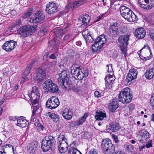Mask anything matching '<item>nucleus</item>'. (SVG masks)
<instances>
[{
	"label": "nucleus",
	"instance_id": "33",
	"mask_svg": "<svg viewBox=\"0 0 154 154\" xmlns=\"http://www.w3.org/2000/svg\"><path fill=\"white\" fill-rule=\"evenodd\" d=\"M59 75L62 79H66V78H69V75L67 74V72L66 70H63L60 73H59Z\"/></svg>",
	"mask_w": 154,
	"mask_h": 154
},
{
	"label": "nucleus",
	"instance_id": "16",
	"mask_svg": "<svg viewBox=\"0 0 154 154\" xmlns=\"http://www.w3.org/2000/svg\"><path fill=\"white\" fill-rule=\"evenodd\" d=\"M141 7L144 9H150L154 7V0H145Z\"/></svg>",
	"mask_w": 154,
	"mask_h": 154
},
{
	"label": "nucleus",
	"instance_id": "41",
	"mask_svg": "<svg viewBox=\"0 0 154 154\" xmlns=\"http://www.w3.org/2000/svg\"><path fill=\"white\" fill-rule=\"evenodd\" d=\"M56 32L55 33L56 35L58 36L59 35L61 36H62L63 33V29L57 28Z\"/></svg>",
	"mask_w": 154,
	"mask_h": 154
},
{
	"label": "nucleus",
	"instance_id": "28",
	"mask_svg": "<svg viewBox=\"0 0 154 154\" xmlns=\"http://www.w3.org/2000/svg\"><path fill=\"white\" fill-rule=\"evenodd\" d=\"M142 50L144 51H147V53L148 54H150L149 57H150V58L152 57V52H151V50H150V47L148 45H145L144 46V47L142 49H141L140 51L138 52V54L139 55L141 59H143L142 57H141V54H140V51H142Z\"/></svg>",
	"mask_w": 154,
	"mask_h": 154
},
{
	"label": "nucleus",
	"instance_id": "3",
	"mask_svg": "<svg viewBox=\"0 0 154 154\" xmlns=\"http://www.w3.org/2000/svg\"><path fill=\"white\" fill-rule=\"evenodd\" d=\"M36 28L37 27L35 26H24L18 30L17 32L21 36L26 37L34 33Z\"/></svg>",
	"mask_w": 154,
	"mask_h": 154
},
{
	"label": "nucleus",
	"instance_id": "59",
	"mask_svg": "<svg viewBox=\"0 0 154 154\" xmlns=\"http://www.w3.org/2000/svg\"><path fill=\"white\" fill-rule=\"evenodd\" d=\"M32 67V66L31 65L29 64L26 67V70H27L29 71L30 72Z\"/></svg>",
	"mask_w": 154,
	"mask_h": 154
},
{
	"label": "nucleus",
	"instance_id": "58",
	"mask_svg": "<svg viewBox=\"0 0 154 154\" xmlns=\"http://www.w3.org/2000/svg\"><path fill=\"white\" fill-rule=\"evenodd\" d=\"M30 72L25 70L23 72V76H27L29 74Z\"/></svg>",
	"mask_w": 154,
	"mask_h": 154
},
{
	"label": "nucleus",
	"instance_id": "2",
	"mask_svg": "<svg viewBox=\"0 0 154 154\" xmlns=\"http://www.w3.org/2000/svg\"><path fill=\"white\" fill-rule=\"evenodd\" d=\"M130 88H126L123 89L120 93L118 98L119 101L127 104L131 101L133 96L130 91Z\"/></svg>",
	"mask_w": 154,
	"mask_h": 154
},
{
	"label": "nucleus",
	"instance_id": "18",
	"mask_svg": "<svg viewBox=\"0 0 154 154\" xmlns=\"http://www.w3.org/2000/svg\"><path fill=\"white\" fill-rule=\"evenodd\" d=\"M118 101L116 99H113L112 101H110L109 105V110L112 112H114L115 110L118 107Z\"/></svg>",
	"mask_w": 154,
	"mask_h": 154
},
{
	"label": "nucleus",
	"instance_id": "62",
	"mask_svg": "<svg viewBox=\"0 0 154 154\" xmlns=\"http://www.w3.org/2000/svg\"><path fill=\"white\" fill-rule=\"evenodd\" d=\"M22 78L24 80H23V81L24 82L25 81H27L29 80V78L27 76H23Z\"/></svg>",
	"mask_w": 154,
	"mask_h": 154
},
{
	"label": "nucleus",
	"instance_id": "35",
	"mask_svg": "<svg viewBox=\"0 0 154 154\" xmlns=\"http://www.w3.org/2000/svg\"><path fill=\"white\" fill-rule=\"evenodd\" d=\"M105 82H111L112 83H113V82L114 80V78L113 77L112 75L109 74L105 77Z\"/></svg>",
	"mask_w": 154,
	"mask_h": 154
},
{
	"label": "nucleus",
	"instance_id": "64",
	"mask_svg": "<svg viewBox=\"0 0 154 154\" xmlns=\"http://www.w3.org/2000/svg\"><path fill=\"white\" fill-rule=\"evenodd\" d=\"M151 120L154 122V114H152L151 116Z\"/></svg>",
	"mask_w": 154,
	"mask_h": 154
},
{
	"label": "nucleus",
	"instance_id": "30",
	"mask_svg": "<svg viewBox=\"0 0 154 154\" xmlns=\"http://www.w3.org/2000/svg\"><path fill=\"white\" fill-rule=\"evenodd\" d=\"M106 117V114L105 113H103L101 111L96 112V115L95 116V118L96 119L99 120H102L103 118Z\"/></svg>",
	"mask_w": 154,
	"mask_h": 154
},
{
	"label": "nucleus",
	"instance_id": "22",
	"mask_svg": "<svg viewBox=\"0 0 154 154\" xmlns=\"http://www.w3.org/2000/svg\"><path fill=\"white\" fill-rule=\"evenodd\" d=\"M59 143L58 148L59 152L61 153H64L67 150L68 145L67 143Z\"/></svg>",
	"mask_w": 154,
	"mask_h": 154
},
{
	"label": "nucleus",
	"instance_id": "29",
	"mask_svg": "<svg viewBox=\"0 0 154 154\" xmlns=\"http://www.w3.org/2000/svg\"><path fill=\"white\" fill-rule=\"evenodd\" d=\"M154 75V68L149 69L146 71L145 73L146 77L148 79H152Z\"/></svg>",
	"mask_w": 154,
	"mask_h": 154
},
{
	"label": "nucleus",
	"instance_id": "54",
	"mask_svg": "<svg viewBox=\"0 0 154 154\" xmlns=\"http://www.w3.org/2000/svg\"><path fill=\"white\" fill-rule=\"evenodd\" d=\"M94 96L96 97H99L101 96V94L99 91H96L94 92Z\"/></svg>",
	"mask_w": 154,
	"mask_h": 154
},
{
	"label": "nucleus",
	"instance_id": "42",
	"mask_svg": "<svg viewBox=\"0 0 154 154\" xmlns=\"http://www.w3.org/2000/svg\"><path fill=\"white\" fill-rule=\"evenodd\" d=\"M74 37L71 35H67L64 37V40H67V41H70L74 39Z\"/></svg>",
	"mask_w": 154,
	"mask_h": 154
},
{
	"label": "nucleus",
	"instance_id": "17",
	"mask_svg": "<svg viewBox=\"0 0 154 154\" xmlns=\"http://www.w3.org/2000/svg\"><path fill=\"white\" fill-rule=\"evenodd\" d=\"M146 33V31L143 28L137 29L134 32V34L136 37L140 39L143 38L145 37Z\"/></svg>",
	"mask_w": 154,
	"mask_h": 154
},
{
	"label": "nucleus",
	"instance_id": "6",
	"mask_svg": "<svg viewBox=\"0 0 154 154\" xmlns=\"http://www.w3.org/2000/svg\"><path fill=\"white\" fill-rule=\"evenodd\" d=\"M106 37L104 35H102L96 39L94 43L92 46V51L93 52H97L98 50L103 47V45L106 42Z\"/></svg>",
	"mask_w": 154,
	"mask_h": 154
},
{
	"label": "nucleus",
	"instance_id": "46",
	"mask_svg": "<svg viewBox=\"0 0 154 154\" xmlns=\"http://www.w3.org/2000/svg\"><path fill=\"white\" fill-rule=\"evenodd\" d=\"M48 115L53 120L58 116L54 113H52L50 112H48Z\"/></svg>",
	"mask_w": 154,
	"mask_h": 154
},
{
	"label": "nucleus",
	"instance_id": "43",
	"mask_svg": "<svg viewBox=\"0 0 154 154\" xmlns=\"http://www.w3.org/2000/svg\"><path fill=\"white\" fill-rule=\"evenodd\" d=\"M31 92L35 93V94H37V96H39L38 89L35 86L32 87Z\"/></svg>",
	"mask_w": 154,
	"mask_h": 154
},
{
	"label": "nucleus",
	"instance_id": "57",
	"mask_svg": "<svg viewBox=\"0 0 154 154\" xmlns=\"http://www.w3.org/2000/svg\"><path fill=\"white\" fill-rule=\"evenodd\" d=\"M151 142L152 141L150 140L146 143V146L147 148H149L152 146V145Z\"/></svg>",
	"mask_w": 154,
	"mask_h": 154
},
{
	"label": "nucleus",
	"instance_id": "49",
	"mask_svg": "<svg viewBox=\"0 0 154 154\" xmlns=\"http://www.w3.org/2000/svg\"><path fill=\"white\" fill-rule=\"evenodd\" d=\"M107 66L108 67L107 72L108 73L110 72L112 73L113 71L112 67V65L111 64H109L107 65Z\"/></svg>",
	"mask_w": 154,
	"mask_h": 154
},
{
	"label": "nucleus",
	"instance_id": "47",
	"mask_svg": "<svg viewBox=\"0 0 154 154\" xmlns=\"http://www.w3.org/2000/svg\"><path fill=\"white\" fill-rule=\"evenodd\" d=\"M149 36L151 39L154 41V30H150Z\"/></svg>",
	"mask_w": 154,
	"mask_h": 154
},
{
	"label": "nucleus",
	"instance_id": "20",
	"mask_svg": "<svg viewBox=\"0 0 154 154\" xmlns=\"http://www.w3.org/2000/svg\"><path fill=\"white\" fill-rule=\"evenodd\" d=\"M124 18L130 22L135 21L137 19V16L132 11L128 13Z\"/></svg>",
	"mask_w": 154,
	"mask_h": 154
},
{
	"label": "nucleus",
	"instance_id": "10",
	"mask_svg": "<svg viewBox=\"0 0 154 154\" xmlns=\"http://www.w3.org/2000/svg\"><path fill=\"white\" fill-rule=\"evenodd\" d=\"M45 18L44 14L40 11H37L32 17L30 19V22L32 23H38L43 21Z\"/></svg>",
	"mask_w": 154,
	"mask_h": 154
},
{
	"label": "nucleus",
	"instance_id": "26",
	"mask_svg": "<svg viewBox=\"0 0 154 154\" xmlns=\"http://www.w3.org/2000/svg\"><path fill=\"white\" fill-rule=\"evenodd\" d=\"M71 114V113L69 110L68 109L66 108L63 110L62 115L65 119L69 120L72 118Z\"/></svg>",
	"mask_w": 154,
	"mask_h": 154
},
{
	"label": "nucleus",
	"instance_id": "39",
	"mask_svg": "<svg viewBox=\"0 0 154 154\" xmlns=\"http://www.w3.org/2000/svg\"><path fill=\"white\" fill-rule=\"evenodd\" d=\"M127 45H121L120 46V48L122 52L124 54V56L126 57L127 53H126V46Z\"/></svg>",
	"mask_w": 154,
	"mask_h": 154
},
{
	"label": "nucleus",
	"instance_id": "7",
	"mask_svg": "<svg viewBox=\"0 0 154 154\" xmlns=\"http://www.w3.org/2000/svg\"><path fill=\"white\" fill-rule=\"evenodd\" d=\"M42 86L44 89L47 90L50 92L57 93L58 92V87L50 79L45 81L43 84Z\"/></svg>",
	"mask_w": 154,
	"mask_h": 154
},
{
	"label": "nucleus",
	"instance_id": "34",
	"mask_svg": "<svg viewBox=\"0 0 154 154\" xmlns=\"http://www.w3.org/2000/svg\"><path fill=\"white\" fill-rule=\"evenodd\" d=\"M58 140H59V143H67V139L65 137L64 135L60 134L58 137Z\"/></svg>",
	"mask_w": 154,
	"mask_h": 154
},
{
	"label": "nucleus",
	"instance_id": "60",
	"mask_svg": "<svg viewBox=\"0 0 154 154\" xmlns=\"http://www.w3.org/2000/svg\"><path fill=\"white\" fill-rule=\"evenodd\" d=\"M82 124V122L80 121V120L78 122H75L74 124L75 126H79Z\"/></svg>",
	"mask_w": 154,
	"mask_h": 154
},
{
	"label": "nucleus",
	"instance_id": "61",
	"mask_svg": "<svg viewBox=\"0 0 154 154\" xmlns=\"http://www.w3.org/2000/svg\"><path fill=\"white\" fill-rule=\"evenodd\" d=\"M49 57L51 59H55L56 58V57L54 54H53L49 56Z\"/></svg>",
	"mask_w": 154,
	"mask_h": 154
},
{
	"label": "nucleus",
	"instance_id": "32",
	"mask_svg": "<svg viewBox=\"0 0 154 154\" xmlns=\"http://www.w3.org/2000/svg\"><path fill=\"white\" fill-rule=\"evenodd\" d=\"M90 17L88 15H85L82 18V24L85 26H87L90 21Z\"/></svg>",
	"mask_w": 154,
	"mask_h": 154
},
{
	"label": "nucleus",
	"instance_id": "8",
	"mask_svg": "<svg viewBox=\"0 0 154 154\" xmlns=\"http://www.w3.org/2000/svg\"><path fill=\"white\" fill-rule=\"evenodd\" d=\"M60 103L59 99L55 97H52L46 103V106L51 109H53L57 107Z\"/></svg>",
	"mask_w": 154,
	"mask_h": 154
},
{
	"label": "nucleus",
	"instance_id": "48",
	"mask_svg": "<svg viewBox=\"0 0 154 154\" xmlns=\"http://www.w3.org/2000/svg\"><path fill=\"white\" fill-rule=\"evenodd\" d=\"M39 96H37V97H36V98H35L32 103V104L33 106L35 105H36L37 104H38V103L39 100Z\"/></svg>",
	"mask_w": 154,
	"mask_h": 154
},
{
	"label": "nucleus",
	"instance_id": "27",
	"mask_svg": "<svg viewBox=\"0 0 154 154\" xmlns=\"http://www.w3.org/2000/svg\"><path fill=\"white\" fill-rule=\"evenodd\" d=\"M87 32L88 31H86L83 32L82 33V35L86 41L87 43L92 42L93 41L94 39L89 33H87V35H86L85 33Z\"/></svg>",
	"mask_w": 154,
	"mask_h": 154
},
{
	"label": "nucleus",
	"instance_id": "31",
	"mask_svg": "<svg viewBox=\"0 0 154 154\" xmlns=\"http://www.w3.org/2000/svg\"><path fill=\"white\" fill-rule=\"evenodd\" d=\"M84 3V1H83L80 0L75 2L72 4L70 5L69 6L71 8H72V9L77 8L83 4Z\"/></svg>",
	"mask_w": 154,
	"mask_h": 154
},
{
	"label": "nucleus",
	"instance_id": "24",
	"mask_svg": "<svg viewBox=\"0 0 154 154\" xmlns=\"http://www.w3.org/2000/svg\"><path fill=\"white\" fill-rule=\"evenodd\" d=\"M27 122L28 121L26 119H24L22 117L17 119V123L15 122V124L18 126L23 128L26 127Z\"/></svg>",
	"mask_w": 154,
	"mask_h": 154
},
{
	"label": "nucleus",
	"instance_id": "11",
	"mask_svg": "<svg viewBox=\"0 0 154 154\" xmlns=\"http://www.w3.org/2000/svg\"><path fill=\"white\" fill-rule=\"evenodd\" d=\"M109 31L110 34L113 36L116 37L119 35L120 32L118 23L116 22L112 23L109 27Z\"/></svg>",
	"mask_w": 154,
	"mask_h": 154
},
{
	"label": "nucleus",
	"instance_id": "38",
	"mask_svg": "<svg viewBox=\"0 0 154 154\" xmlns=\"http://www.w3.org/2000/svg\"><path fill=\"white\" fill-rule=\"evenodd\" d=\"M141 133L142 134V138H143V140L144 139L146 140L149 138V133L147 131L143 130L141 131Z\"/></svg>",
	"mask_w": 154,
	"mask_h": 154
},
{
	"label": "nucleus",
	"instance_id": "56",
	"mask_svg": "<svg viewBox=\"0 0 154 154\" xmlns=\"http://www.w3.org/2000/svg\"><path fill=\"white\" fill-rule=\"evenodd\" d=\"M60 120V118L58 116L57 117L53 119V121L56 123H57L59 122Z\"/></svg>",
	"mask_w": 154,
	"mask_h": 154
},
{
	"label": "nucleus",
	"instance_id": "13",
	"mask_svg": "<svg viewBox=\"0 0 154 154\" xmlns=\"http://www.w3.org/2000/svg\"><path fill=\"white\" fill-rule=\"evenodd\" d=\"M17 45L16 42L11 40L6 42L2 45V48L6 51H11Z\"/></svg>",
	"mask_w": 154,
	"mask_h": 154
},
{
	"label": "nucleus",
	"instance_id": "55",
	"mask_svg": "<svg viewBox=\"0 0 154 154\" xmlns=\"http://www.w3.org/2000/svg\"><path fill=\"white\" fill-rule=\"evenodd\" d=\"M11 147H12V149L13 150V151L14 152V148L12 146V145L11 144H6L5 145L3 146V148H6L7 147H9L10 148Z\"/></svg>",
	"mask_w": 154,
	"mask_h": 154
},
{
	"label": "nucleus",
	"instance_id": "14",
	"mask_svg": "<svg viewBox=\"0 0 154 154\" xmlns=\"http://www.w3.org/2000/svg\"><path fill=\"white\" fill-rule=\"evenodd\" d=\"M57 7L54 3L49 2L46 7V11L48 14H52L57 11Z\"/></svg>",
	"mask_w": 154,
	"mask_h": 154
},
{
	"label": "nucleus",
	"instance_id": "45",
	"mask_svg": "<svg viewBox=\"0 0 154 154\" xmlns=\"http://www.w3.org/2000/svg\"><path fill=\"white\" fill-rule=\"evenodd\" d=\"M88 116V113H85L81 119L79 120L80 121H81V122H82V123L85 121L86 117H87Z\"/></svg>",
	"mask_w": 154,
	"mask_h": 154
},
{
	"label": "nucleus",
	"instance_id": "40",
	"mask_svg": "<svg viewBox=\"0 0 154 154\" xmlns=\"http://www.w3.org/2000/svg\"><path fill=\"white\" fill-rule=\"evenodd\" d=\"M33 110L32 111V116H34L35 114L36 111L40 107V106L38 104L36 105L33 106Z\"/></svg>",
	"mask_w": 154,
	"mask_h": 154
},
{
	"label": "nucleus",
	"instance_id": "23",
	"mask_svg": "<svg viewBox=\"0 0 154 154\" xmlns=\"http://www.w3.org/2000/svg\"><path fill=\"white\" fill-rule=\"evenodd\" d=\"M129 37V35H128L120 36L118 38L119 42L123 45H127Z\"/></svg>",
	"mask_w": 154,
	"mask_h": 154
},
{
	"label": "nucleus",
	"instance_id": "52",
	"mask_svg": "<svg viewBox=\"0 0 154 154\" xmlns=\"http://www.w3.org/2000/svg\"><path fill=\"white\" fill-rule=\"evenodd\" d=\"M112 137L116 143H118L119 142V140H118V137L115 134H113L112 135Z\"/></svg>",
	"mask_w": 154,
	"mask_h": 154
},
{
	"label": "nucleus",
	"instance_id": "1",
	"mask_svg": "<svg viewBox=\"0 0 154 154\" xmlns=\"http://www.w3.org/2000/svg\"><path fill=\"white\" fill-rule=\"evenodd\" d=\"M79 66L77 64H74L71 67V72L72 77L80 81L84 77H86L88 75L87 69H80Z\"/></svg>",
	"mask_w": 154,
	"mask_h": 154
},
{
	"label": "nucleus",
	"instance_id": "44",
	"mask_svg": "<svg viewBox=\"0 0 154 154\" xmlns=\"http://www.w3.org/2000/svg\"><path fill=\"white\" fill-rule=\"evenodd\" d=\"M35 93L31 92V94H29V96L30 98V100H32L33 99L36 98V97H37V95Z\"/></svg>",
	"mask_w": 154,
	"mask_h": 154
},
{
	"label": "nucleus",
	"instance_id": "50",
	"mask_svg": "<svg viewBox=\"0 0 154 154\" xmlns=\"http://www.w3.org/2000/svg\"><path fill=\"white\" fill-rule=\"evenodd\" d=\"M150 102L152 106L154 109V93L153 94L152 96L151 97Z\"/></svg>",
	"mask_w": 154,
	"mask_h": 154
},
{
	"label": "nucleus",
	"instance_id": "9",
	"mask_svg": "<svg viewBox=\"0 0 154 154\" xmlns=\"http://www.w3.org/2000/svg\"><path fill=\"white\" fill-rule=\"evenodd\" d=\"M46 77V72L41 69H37L33 75L34 79L38 83L44 80Z\"/></svg>",
	"mask_w": 154,
	"mask_h": 154
},
{
	"label": "nucleus",
	"instance_id": "36",
	"mask_svg": "<svg viewBox=\"0 0 154 154\" xmlns=\"http://www.w3.org/2000/svg\"><path fill=\"white\" fill-rule=\"evenodd\" d=\"M80 152L75 148H70L68 152V154H79Z\"/></svg>",
	"mask_w": 154,
	"mask_h": 154
},
{
	"label": "nucleus",
	"instance_id": "37",
	"mask_svg": "<svg viewBox=\"0 0 154 154\" xmlns=\"http://www.w3.org/2000/svg\"><path fill=\"white\" fill-rule=\"evenodd\" d=\"M32 9H28L27 11L25 13L24 15L23 16V17L24 18H26L29 17L32 15Z\"/></svg>",
	"mask_w": 154,
	"mask_h": 154
},
{
	"label": "nucleus",
	"instance_id": "53",
	"mask_svg": "<svg viewBox=\"0 0 154 154\" xmlns=\"http://www.w3.org/2000/svg\"><path fill=\"white\" fill-rule=\"evenodd\" d=\"M89 154H98L97 150L95 149H93L91 150L89 152Z\"/></svg>",
	"mask_w": 154,
	"mask_h": 154
},
{
	"label": "nucleus",
	"instance_id": "63",
	"mask_svg": "<svg viewBox=\"0 0 154 154\" xmlns=\"http://www.w3.org/2000/svg\"><path fill=\"white\" fill-rule=\"evenodd\" d=\"M76 44L77 45L79 46H80L82 45V42L81 41H77L76 42Z\"/></svg>",
	"mask_w": 154,
	"mask_h": 154
},
{
	"label": "nucleus",
	"instance_id": "15",
	"mask_svg": "<svg viewBox=\"0 0 154 154\" xmlns=\"http://www.w3.org/2000/svg\"><path fill=\"white\" fill-rule=\"evenodd\" d=\"M137 74V69H132L130 70L127 77L126 81L129 82L136 79Z\"/></svg>",
	"mask_w": 154,
	"mask_h": 154
},
{
	"label": "nucleus",
	"instance_id": "4",
	"mask_svg": "<svg viewBox=\"0 0 154 154\" xmlns=\"http://www.w3.org/2000/svg\"><path fill=\"white\" fill-rule=\"evenodd\" d=\"M55 142V139L53 137L51 136L45 137L42 142L41 147L43 151H48L52 146H54Z\"/></svg>",
	"mask_w": 154,
	"mask_h": 154
},
{
	"label": "nucleus",
	"instance_id": "5",
	"mask_svg": "<svg viewBox=\"0 0 154 154\" xmlns=\"http://www.w3.org/2000/svg\"><path fill=\"white\" fill-rule=\"evenodd\" d=\"M102 146L103 152L105 154H111L113 153H114L115 154H125V152L121 151L119 152H115V147L110 141H103Z\"/></svg>",
	"mask_w": 154,
	"mask_h": 154
},
{
	"label": "nucleus",
	"instance_id": "12",
	"mask_svg": "<svg viewBox=\"0 0 154 154\" xmlns=\"http://www.w3.org/2000/svg\"><path fill=\"white\" fill-rule=\"evenodd\" d=\"M57 82L58 84L61 86L63 88H64L66 90L68 89L71 85V82L69 80V78H67L65 79L58 78Z\"/></svg>",
	"mask_w": 154,
	"mask_h": 154
},
{
	"label": "nucleus",
	"instance_id": "25",
	"mask_svg": "<svg viewBox=\"0 0 154 154\" xmlns=\"http://www.w3.org/2000/svg\"><path fill=\"white\" fill-rule=\"evenodd\" d=\"M120 128L121 127L118 123L112 122L109 124V129L112 132H117Z\"/></svg>",
	"mask_w": 154,
	"mask_h": 154
},
{
	"label": "nucleus",
	"instance_id": "21",
	"mask_svg": "<svg viewBox=\"0 0 154 154\" xmlns=\"http://www.w3.org/2000/svg\"><path fill=\"white\" fill-rule=\"evenodd\" d=\"M120 12L121 14L124 18L128 13L132 11L127 7L125 6H122L119 8Z\"/></svg>",
	"mask_w": 154,
	"mask_h": 154
},
{
	"label": "nucleus",
	"instance_id": "19",
	"mask_svg": "<svg viewBox=\"0 0 154 154\" xmlns=\"http://www.w3.org/2000/svg\"><path fill=\"white\" fill-rule=\"evenodd\" d=\"M38 146V142L35 141L31 142L28 147V151L30 153L33 154L37 150Z\"/></svg>",
	"mask_w": 154,
	"mask_h": 154
},
{
	"label": "nucleus",
	"instance_id": "51",
	"mask_svg": "<svg viewBox=\"0 0 154 154\" xmlns=\"http://www.w3.org/2000/svg\"><path fill=\"white\" fill-rule=\"evenodd\" d=\"M112 83L111 82H105L106 87L109 88H110L112 87Z\"/></svg>",
	"mask_w": 154,
	"mask_h": 154
}]
</instances>
